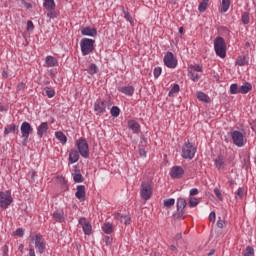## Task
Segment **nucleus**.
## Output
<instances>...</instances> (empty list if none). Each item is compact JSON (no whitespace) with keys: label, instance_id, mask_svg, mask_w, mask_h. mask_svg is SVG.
Here are the masks:
<instances>
[{"label":"nucleus","instance_id":"33","mask_svg":"<svg viewBox=\"0 0 256 256\" xmlns=\"http://www.w3.org/2000/svg\"><path fill=\"white\" fill-rule=\"evenodd\" d=\"M110 115L115 118L119 117V115H121V109H119L117 106H113L110 109Z\"/></svg>","mask_w":256,"mask_h":256},{"label":"nucleus","instance_id":"20","mask_svg":"<svg viewBox=\"0 0 256 256\" xmlns=\"http://www.w3.org/2000/svg\"><path fill=\"white\" fill-rule=\"evenodd\" d=\"M118 90L124 95H128V97H132L133 93H135L133 86H122Z\"/></svg>","mask_w":256,"mask_h":256},{"label":"nucleus","instance_id":"60","mask_svg":"<svg viewBox=\"0 0 256 256\" xmlns=\"http://www.w3.org/2000/svg\"><path fill=\"white\" fill-rule=\"evenodd\" d=\"M139 155H140L141 157H147V152L145 151V149H140V150H139Z\"/></svg>","mask_w":256,"mask_h":256},{"label":"nucleus","instance_id":"47","mask_svg":"<svg viewBox=\"0 0 256 256\" xmlns=\"http://www.w3.org/2000/svg\"><path fill=\"white\" fill-rule=\"evenodd\" d=\"M15 235H17L18 237H23V235H25V230H23V228H17L15 231Z\"/></svg>","mask_w":256,"mask_h":256},{"label":"nucleus","instance_id":"49","mask_svg":"<svg viewBox=\"0 0 256 256\" xmlns=\"http://www.w3.org/2000/svg\"><path fill=\"white\" fill-rule=\"evenodd\" d=\"M103 241L106 245H111L113 243V238L109 236H104Z\"/></svg>","mask_w":256,"mask_h":256},{"label":"nucleus","instance_id":"25","mask_svg":"<svg viewBox=\"0 0 256 256\" xmlns=\"http://www.w3.org/2000/svg\"><path fill=\"white\" fill-rule=\"evenodd\" d=\"M55 0H44L43 7L47 9V11H53L55 9Z\"/></svg>","mask_w":256,"mask_h":256},{"label":"nucleus","instance_id":"17","mask_svg":"<svg viewBox=\"0 0 256 256\" xmlns=\"http://www.w3.org/2000/svg\"><path fill=\"white\" fill-rule=\"evenodd\" d=\"M82 35L86 37H97V29L91 27H85L81 29Z\"/></svg>","mask_w":256,"mask_h":256},{"label":"nucleus","instance_id":"15","mask_svg":"<svg viewBox=\"0 0 256 256\" xmlns=\"http://www.w3.org/2000/svg\"><path fill=\"white\" fill-rule=\"evenodd\" d=\"M128 129L135 134L141 133V125L135 120L128 121Z\"/></svg>","mask_w":256,"mask_h":256},{"label":"nucleus","instance_id":"19","mask_svg":"<svg viewBox=\"0 0 256 256\" xmlns=\"http://www.w3.org/2000/svg\"><path fill=\"white\" fill-rule=\"evenodd\" d=\"M46 67H59V61L53 56H47L45 59Z\"/></svg>","mask_w":256,"mask_h":256},{"label":"nucleus","instance_id":"50","mask_svg":"<svg viewBox=\"0 0 256 256\" xmlns=\"http://www.w3.org/2000/svg\"><path fill=\"white\" fill-rule=\"evenodd\" d=\"M161 76V67H156L155 69H154V77L156 78V79H158V77H160Z\"/></svg>","mask_w":256,"mask_h":256},{"label":"nucleus","instance_id":"56","mask_svg":"<svg viewBox=\"0 0 256 256\" xmlns=\"http://www.w3.org/2000/svg\"><path fill=\"white\" fill-rule=\"evenodd\" d=\"M3 256H9V246L7 245L3 247Z\"/></svg>","mask_w":256,"mask_h":256},{"label":"nucleus","instance_id":"14","mask_svg":"<svg viewBox=\"0 0 256 256\" xmlns=\"http://www.w3.org/2000/svg\"><path fill=\"white\" fill-rule=\"evenodd\" d=\"M185 175V170L181 166H173L170 170V177L172 179H181Z\"/></svg>","mask_w":256,"mask_h":256},{"label":"nucleus","instance_id":"37","mask_svg":"<svg viewBox=\"0 0 256 256\" xmlns=\"http://www.w3.org/2000/svg\"><path fill=\"white\" fill-rule=\"evenodd\" d=\"M223 165H225V161L223 160V158L221 156H219L215 160V166L217 167V169H223Z\"/></svg>","mask_w":256,"mask_h":256},{"label":"nucleus","instance_id":"24","mask_svg":"<svg viewBox=\"0 0 256 256\" xmlns=\"http://www.w3.org/2000/svg\"><path fill=\"white\" fill-rule=\"evenodd\" d=\"M249 63V56H239L236 60V65H239V67H245Z\"/></svg>","mask_w":256,"mask_h":256},{"label":"nucleus","instance_id":"28","mask_svg":"<svg viewBox=\"0 0 256 256\" xmlns=\"http://www.w3.org/2000/svg\"><path fill=\"white\" fill-rule=\"evenodd\" d=\"M102 230L104 231V233H106V235H111V233H113V224L104 223V225L102 226Z\"/></svg>","mask_w":256,"mask_h":256},{"label":"nucleus","instance_id":"43","mask_svg":"<svg viewBox=\"0 0 256 256\" xmlns=\"http://www.w3.org/2000/svg\"><path fill=\"white\" fill-rule=\"evenodd\" d=\"M189 75H190L192 81H194V82H197L201 79V76H199V74L194 73L192 71L189 72Z\"/></svg>","mask_w":256,"mask_h":256},{"label":"nucleus","instance_id":"27","mask_svg":"<svg viewBox=\"0 0 256 256\" xmlns=\"http://www.w3.org/2000/svg\"><path fill=\"white\" fill-rule=\"evenodd\" d=\"M15 131H19V129H17V125L10 124L4 129V135H9V133H15Z\"/></svg>","mask_w":256,"mask_h":256},{"label":"nucleus","instance_id":"46","mask_svg":"<svg viewBox=\"0 0 256 256\" xmlns=\"http://www.w3.org/2000/svg\"><path fill=\"white\" fill-rule=\"evenodd\" d=\"M216 225H217L218 229H223V227H225V220H223V219H221V217H219Z\"/></svg>","mask_w":256,"mask_h":256},{"label":"nucleus","instance_id":"51","mask_svg":"<svg viewBox=\"0 0 256 256\" xmlns=\"http://www.w3.org/2000/svg\"><path fill=\"white\" fill-rule=\"evenodd\" d=\"M171 93H179V84H175L172 89L169 92V96H171Z\"/></svg>","mask_w":256,"mask_h":256},{"label":"nucleus","instance_id":"7","mask_svg":"<svg viewBox=\"0 0 256 256\" xmlns=\"http://www.w3.org/2000/svg\"><path fill=\"white\" fill-rule=\"evenodd\" d=\"M141 197L145 201L151 199V195H153V186L151 185V181H144L141 184Z\"/></svg>","mask_w":256,"mask_h":256},{"label":"nucleus","instance_id":"31","mask_svg":"<svg viewBox=\"0 0 256 256\" xmlns=\"http://www.w3.org/2000/svg\"><path fill=\"white\" fill-rule=\"evenodd\" d=\"M229 7H231V0H222V13H227L229 11Z\"/></svg>","mask_w":256,"mask_h":256},{"label":"nucleus","instance_id":"40","mask_svg":"<svg viewBox=\"0 0 256 256\" xmlns=\"http://www.w3.org/2000/svg\"><path fill=\"white\" fill-rule=\"evenodd\" d=\"M175 205V199L174 198H169L164 200V207H173Z\"/></svg>","mask_w":256,"mask_h":256},{"label":"nucleus","instance_id":"52","mask_svg":"<svg viewBox=\"0 0 256 256\" xmlns=\"http://www.w3.org/2000/svg\"><path fill=\"white\" fill-rule=\"evenodd\" d=\"M190 197H195V195H199V189L193 188L189 192Z\"/></svg>","mask_w":256,"mask_h":256},{"label":"nucleus","instance_id":"62","mask_svg":"<svg viewBox=\"0 0 256 256\" xmlns=\"http://www.w3.org/2000/svg\"><path fill=\"white\" fill-rule=\"evenodd\" d=\"M54 16H55V13H53L51 10L50 12L47 13V17H49V19H53Z\"/></svg>","mask_w":256,"mask_h":256},{"label":"nucleus","instance_id":"29","mask_svg":"<svg viewBox=\"0 0 256 256\" xmlns=\"http://www.w3.org/2000/svg\"><path fill=\"white\" fill-rule=\"evenodd\" d=\"M209 5V0H202L198 6V11L200 13H205L207 11V6Z\"/></svg>","mask_w":256,"mask_h":256},{"label":"nucleus","instance_id":"2","mask_svg":"<svg viewBox=\"0 0 256 256\" xmlns=\"http://www.w3.org/2000/svg\"><path fill=\"white\" fill-rule=\"evenodd\" d=\"M80 47H81L82 55L85 57L90 53H93V50L95 49V40L89 39V38H83L80 41Z\"/></svg>","mask_w":256,"mask_h":256},{"label":"nucleus","instance_id":"39","mask_svg":"<svg viewBox=\"0 0 256 256\" xmlns=\"http://www.w3.org/2000/svg\"><path fill=\"white\" fill-rule=\"evenodd\" d=\"M73 180L75 183H83V175L81 173H75L73 174Z\"/></svg>","mask_w":256,"mask_h":256},{"label":"nucleus","instance_id":"13","mask_svg":"<svg viewBox=\"0 0 256 256\" xmlns=\"http://www.w3.org/2000/svg\"><path fill=\"white\" fill-rule=\"evenodd\" d=\"M79 225H81L85 235H91L93 226H91V222L87 221L85 217L79 219Z\"/></svg>","mask_w":256,"mask_h":256},{"label":"nucleus","instance_id":"21","mask_svg":"<svg viewBox=\"0 0 256 256\" xmlns=\"http://www.w3.org/2000/svg\"><path fill=\"white\" fill-rule=\"evenodd\" d=\"M52 217L57 223H63L65 221V212L57 210L52 214Z\"/></svg>","mask_w":256,"mask_h":256},{"label":"nucleus","instance_id":"23","mask_svg":"<svg viewBox=\"0 0 256 256\" xmlns=\"http://www.w3.org/2000/svg\"><path fill=\"white\" fill-rule=\"evenodd\" d=\"M251 89H253V86L251 85V83L246 82L242 86H240V93L242 95H247V93H249Z\"/></svg>","mask_w":256,"mask_h":256},{"label":"nucleus","instance_id":"53","mask_svg":"<svg viewBox=\"0 0 256 256\" xmlns=\"http://www.w3.org/2000/svg\"><path fill=\"white\" fill-rule=\"evenodd\" d=\"M35 29V26L33 25V21L29 20L27 22V31H33Z\"/></svg>","mask_w":256,"mask_h":256},{"label":"nucleus","instance_id":"41","mask_svg":"<svg viewBox=\"0 0 256 256\" xmlns=\"http://www.w3.org/2000/svg\"><path fill=\"white\" fill-rule=\"evenodd\" d=\"M190 69H193V71H197L198 73H203V66L199 64L191 65Z\"/></svg>","mask_w":256,"mask_h":256},{"label":"nucleus","instance_id":"5","mask_svg":"<svg viewBox=\"0 0 256 256\" xmlns=\"http://www.w3.org/2000/svg\"><path fill=\"white\" fill-rule=\"evenodd\" d=\"M197 153V148L193 146L191 142H186L182 147V157L183 159H193Z\"/></svg>","mask_w":256,"mask_h":256},{"label":"nucleus","instance_id":"35","mask_svg":"<svg viewBox=\"0 0 256 256\" xmlns=\"http://www.w3.org/2000/svg\"><path fill=\"white\" fill-rule=\"evenodd\" d=\"M98 71L99 68H97L96 64H91L87 69V73H89V75H95L96 73H98Z\"/></svg>","mask_w":256,"mask_h":256},{"label":"nucleus","instance_id":"6","mask_svg":"<svg viewBox=\"0 0 256 256\" xmlns=\"http://www.w3.org/2000/svg\"><path fill=\"white\" fill-rule=\"evenodd\" d=\"M20 131L22 133V145L26 146L29 143V136L33 133V127L29 122H23L20 127Z\"/></svg>","mask_w":256,"mask_h":256},{"label":"nucleus","instance_id":"22","mask_svg":"<svg viewBox=\"0 0 256 256\" xmlns=\"http://www.w3.org/2000/svg\"><path fill=\"white\" fill-rule=\"evenodd\" d=\"M79 161V151L71 150L69 153V163L73 165V163H77Z\"/></svg>","mask_w":256,"mask_h":256},{"label":"nucleus","instance_id":"55","mask_svg":"<svg viewBox=\"0 0 256 256\" xmlns=\"http://www.w3.org/2000/svg\"><path fill=\"white\" fill-rule=\"evenodd\" d=\"M25 87V83L21 82L17 85V91H24Z\"/></svg>","mask_w":256,"mask_h":256},{"label":"nucleus","instance_id":"45","mask_svg":"<svg viewBox=\"0 0 256 256\" xmlns=\"http://www.w3.org/2000/svg\"><path fill=\"white\" fill-rule=\"evenodd\" d=\"M249 21H250L249 14L247 13L242 14V23H244V25H249Z\"/></svg>","mask_w":256,"mask_h":256},{"label":"nucleus","instance_id":"32","mask_svg":"<svg viewBox=\"0 0 256 256\" xmlns=\"http://www.w3.org/2000/svg\"><path fill=\"white\" fill-rule=\"evenodd\" d=\"M201 201L195 197H190L188 201V206L193 209V207H197Z\"/></svg>","mask_w":256,"mask_h":256},{"label":"nucleus","instance_id":"54","mask_svg":"<svg viewBox=\"0 0 256 256\" xmlns=\"http://www.w3.org/2000/svg\"><path fill=\"white\" fill-rule=\"evenodd\" d=\"M129 223H131V217H129L127 215H124L123 224L124 225H129Z\"/></svg>","mask_w":256,"mask_h":256},{"label":"nucleus","instance_id":"30","mask_svg":"<svg viewBox=\"0 0 256 256\" xmlns=\"http://www.w3.org/2000/svg\"><path fill=\"white\" fill-rule=\"evenodd\" d=\"M197 99L202 101V103H209V96L204 92H197Z\"/></svg>","mask_w":256,"mask_h":256},{"label":"nucleus","instance_id":"26","mask_svg":"<svg viewBox=\"0 0 256 256\" xmlns=\"http://www.w3.org/2000/svg\"><path fill=\"white\" fill-rule=\"evenodd\" d=\"M55 137L56 139H58V141H60V143H62V145H65V143H67V136H65L63 132H56Z\"/></svg>","mask_w":256,"mask_h":256},{"label":"nucleus","instance_id":"63","mask_svg":"<svg viewBox=\"0 0 256 256\" xmlns=\"http://www.w3.org/2000/svg\"><path fill=\"white\" fill-rule=\"evenodd\" d=\"M170 250H171V251H177V246H175V245H170Z\"/></svg>","mask_w":256,"mask_h":256},{"label":"nucleus","instance_id":"59","mask_svg":"<svg viewBox=\"0 0 256 256\" xmlns=\"http://www.w3.org/2000/svg\"><path fill=\"white\" fill-rule=\"evenodd\" d=\"M214 194L216 195V197H218V199H221V191L219 190V188L214 189Z\"/></svg>","mask_w":256,"mask_h":256},{"label":"nucleus","instance_id":"42","mask_svg":"<svg viewBox=\"0 0 256 256\" xmlns=\"http://www.w3.org/2000/svg\"><path fill=\"white\" fill-rule=\"evenodd\" d=\"M124 19L126 21H129V23H133V17H131V14H129V11L123 10Z\"/></svg>","mask_w":256,"mask_h":256},{"label":"nucleus","instance_id":"8","mask_svg":"<svg viewBox=\"0 0 256 256\" xmlns=\"http://www.w3.org/2000/svg\"><path fill=\"white\" fill-rule=\"evenodd\" d=\"M32 241H34V245L38 251V253L43 254L45 252V249L47 247V242H45V238H43V235L41 234H36L33 238Z\"/></svg>","mask_w":256,"mask_h":256},{"label":"nucleus","instance_id":"57","mask_svg":"<svg viewBox=\"0 0 256 256\" xmlns=\"http://www.w3.org/2000/svg\"><path fill=\"white\" fill-rule=\"evenodd\" d=\"M209 219L212 223H215V219H216V215H215V212H211L209 214Z\"/></svg>","mask_w":256,"mask_h":256},{"label":"nucleus","instance_id":"34","mask_svg":"<svg viewBox=\"0 0 256 256\" xmlns=\"http://www.w3.org/2000/svg\"><path fill=\"white\" fill-rule=\"evenodd\" d=\"M244 256H255V249L251 246H247L243 252Z\"/></svg>","mask_w":256,"mask_h":256},{"label":"nucleus","instance_id":"38","mask_svg":"<svg viewBox=\"0 0 256 256\" xmlns=\"http://www.w3.org/2000/svg\"><path fill=\"white\" fill-rule=\"evenodd\" d=\"M230 93L231 95H237V93H240V88L237 84H231L230 85Z\"/></svg>","mask_w":256,"mask_h":256},{"label":"nucleus","instance_id":"3","mask_svg":"<svg viewBox=\"0 0 256 256\" xmlns=\"http://www.w3.org/2000/svg\"><path fill=\"white\" fill-rule=\"evenodd\" d=\"M111 107V103L105 99H97L94 103V111L96 115H105L107 109Z\"/></svg>","mask_w":256,"mask_h":256},{"label":"nucleus","instance_id":"12","mask_svg":"<svg viewBox=\"0 0 256 256\" xmlns=\"http://www.w3.org/2000/svg\"><path fill=\"white\" fill-rule=\"evenodd\" d=\"M164 65L168 69H175L177 67V57L172 52H167L164 56Z\"/></svg>","mask_w":256,"mask_h":256},{"label":"nucleus","instance_id":"9","mask_svg":"<svg viewBox=\"0 0 256 256\" xmlns=\"http://www.w3.org/2000/svg\"><path fill=\"white\" fill-rule=\"evenodd\" d=\"M231 139L236 147H245V135L241 131L235 130L231 133Z\"/></svg>","mask_w":256,"mask_h":256},{"label":"nucleus","instance_id":"36","mask_svg":"<svg viewBox=\"0 0 256 256\" xmlns=\"http://www.w3.org/2000/svg\"><path fill=\"white\" fill-rule=\"evenodd\" d=\"M44 91L49 99H53L55 97V90L51 87L44 88Z\"/></svg>","mask_w":256,"mask_h":256},{"label":"nucleus","instance_id":"10","mask_svg":"<svg viewBox=\"0 0 256 256\" xmlns=\"http://www.w3.org/2000/svg\"><path fill=\"white\" fill-rule=\"evenodd\" d=\"M177 211L174 214V217H177V219H185V213L183 210L187 207V200L185 198H178L176 202Z\"/></svg>","mask_w":256,"mask_h":256},{"label":"nucleus","instance_id":"11","mask_svg":"<svg viewBox=\"0 0 256 256\" xmlns=\"http://www.w3.org/2000/svg\"><path fill=\"white\" fill-rule=\"evenodd\" d=\"M13 203V197L11 196V192L9 191H4L0 192V207L2 209H7L9 205Z\"/></svg>","mask_w":256,"mask_h":256},{"label":"nucleus","instance_id":"61","mask_svg":"<svg viewBox=\"0 0 256 256\" xmlns=\"http://www.w3.org/2000/svg\"><path fill=\"white\" fill-rule=\"evenodd\" d=\"M29 256H35V249L32 247L29 249Z\"/></svg>","mask_w":256,"mask_h":256},{"label":"nucleus","instance_id":"48","mask_svg":"<svg viewBox=\"0 0 256 256\" xmlns=\"http://www.w3.org/2000/svg\"><path fill=\"white\" fill-rule=\"evenodd\" d=\"M125 215L121 214V213H117L114 216V219H116V221H120V223H123V219H124Z\"/></svg>","mask_w":256,"mask_h":256},{"label":"nucleus","instance_id":"16","mask_svg":"<svg viewBox=\"0 0 256 256\" xmlns=\"http://www.w3.org/2000/svg\"><path fill=\"white\" fill-rule=\"evenodd\" d=\"M47 131H49V124L47 122H42L37 128V135L40 139L43 135H46Z\"/></svg>","mask_w":256,"mask_h":256},{"label":"nucleus","instance_id":"58","mask_svg":"<svg viewBox=\"0 0 256 256\" xmlns=\"http://www.w3.org/2000/svg\"><path fill=\"white\" fill-rule=\"evenodd\" d=\"M24 7H26V9H31V7H33V5L29 2H26L25 0H21Z\"/></svg>","mask_w":256,"mask_h":256},{"label":"nucleus","instance_id":"1","mask_svg":"<svg viewBox=\"0 0 256 256\" xmlns=\"http://www.w3.org/2000/svg\"><path fill=\"white\" fill-rule=\"evenodd\" d=\"M214 50L218 57L225 59L227 55V44L225 43V39L223 37H217L214 40Z\"/></svg>","mask_w":256,"mask_h":256},{"label":"nucleus","instance_id":"44","mask_svg":"<svg viewBox=\"0 0 256 256\" xmlns=\"http://www.w3.org/2000/svg\"><path fill=\"white\" fill-rule=\"evenodd\" d=\"M243 195H245V189L239 188L236 192V199H243Z\"/></svg>","mask_w":256,"mask_h":256},{"label":"nucleus","instance_id":"4","mask_svg":"<svg viewBox=\"0 0 256 256\" xmlns=\"http://www.w3.org/2000/svg\"><path fill=\"white\" fill-rule=\"evenodd\" d=\"M76 147L79 151V154L84 159H89V144L85 138H80L76 141Z\"/></svg>","mask_w":256,"mask_h":256},{"label":"nucleus","instance_id":"64","mask_svg":"<svg viewBox=\"0 0 256 256\" xmlns=\"http://www.w3.org/2000/svg\"><path fill=\"white\" fill-rule=\"evenodd\" d=\"M215 255V249L210 250V252L208 253V256H212Z\"/></svg>","mask_w":256,"mask_h":256},{"label":"nucleus","instance_id":"18","mask_svg":"<svg viewBox=\"0 0 256 256\" xmlns=\"http://www.w3.org/2000/svg\"><path fill=\"white\" fill-rule=\"evenodd\" d=\"M75 197L79 199V201H85V185H78L77 191L75 193Z\"/></svg>","mask_w":256,"mask_h":256}]
</instances>
